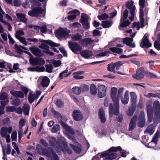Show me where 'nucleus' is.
<instances>
[{
	"instance_id": "f257e3e1",
	"label": "nucleus",
	"mask_w": 160,
	"mask_h": 160,
	"mask_svg": "<svg viewBox=\"0 0 160 160\" xmlns=\"http://www.w3.org/2000/svg\"><path fill=\"white\" fill-rule=\"evenodd\" d=\"M121 148L120 146L117 147H112L108 150L102 153L100 156L102 157H104V160H112L115 158L117 157V155L115 152L118 151H121Z\"/></svg>"
},
{
	"instance_id": "f03ea898",
	"label": "nucleus",
	"mask_w": 160,
	"mask_h": 160,
	"mask_svg": "<svg viewBox=\"0 0 160 160\" xmlns=\"http://www.w3.org/2000/svg\"><path fill=\"white\" fill-rule=\"evenodd\" d=\"M113 102V105L112 103H110L108 106L109 117L110 118H112L113 115L118 116L119 114V101L117 100Z\"/></svg>"
},
{
	"instance_id": "7ed1b4c3",
	"label": "nucleus",
	"mask_w": 160,
	"mask_h": 160,
	"mask_svg": "<svg viewBox=\"0 0 160 160\" xmlns=\"http://www.w3.org/2000/svg\"><path fill=\"white\" fill-rule=\"evenodd\" d=\"M70 31L67 28H60L55 31V36L58 38H67Z\"/></svg>"
},
{
	"instance_id": "20e7f679",
	"label": "nucleus",
	"mask_w": 160,
	"mask_h": 160,
	"mask_svg": "<svg viewBox=\"0 0 160 160\" xmlns=\"http://www.w3.org/2000/svg\"><path fill=\"white\" fill-rule=\"evenodd\" d=\"M68 46L74 53L79 54V52L82 49V47L78 43L72 42H68Z\"/></svg>"
},
{
	"instance_id": "39448f33",
	"label": "nucleus",
	"mask_w": 160,
	"mask_h": 160,
	"mask_svg": "<svg viewBox=\"0 0 160 160\" xmlns=\"http://www.w3.org/2000/svg\"><path fill=\"white\" fill-rule=\"evenodd\" d=\"M43 9L41 7H37L33 8L31 10L28 12V15L32 17H38L39 14H42L43 13Z\"/></svg>"
},
{
	"instance_id": "423d86ee",
	"label": "nucleus",
	"mask_w": 160,
	"mask_h": 160,
	"mask_svg": "<svg viewBox=\"0 0 160 160\" xmlns=\"http://www.w3.org/2000/svg\"><path fill=\"white\" fill-rule=\"evenodd\" d=\"M107 87L104 85L98 84V96L99 98L104 97L106 94Z\"/></svg>"
},
{
	"instance_id": "0eeeda50",
	"label": "nucleus",
	"mask_w": 160,
	"mask_h": 160,
	"mask_svg": "<svg viewBox=\"0 0 160 160\" xmlns=\"http://www.w3.org/2000/svg\"><path fill=\"white\" fill-rule=\"evenodd\" d=\"M145 69L143 67H141L138 69L136 71V74L132 76L133 78L137 80H141L144 77L143 73H145Z\"/></svg>"
},
{
	"instance_id": "6e6552de",
	"label": "nucleus",
	"mask_w": 160,
	"mask_h": 160,
	"mask_svg": "<svg viewBox=\"0 0 160 160\" xmlns=\"http://www.w3.org/2000/svg\"><path fill=\"white\" fill-rule=\"evenodd\" d=\"M145 124V118L144 112L143 111L140 112L138 121V126L140 128H142Z\"/></svg>"
},
{
	"instance_id": "1a4fd4ad",
	"label": "nucleus",
	"mask_w": 160,
	"mask_h": 160,
	"mask_svg": "<svg viewBox=\"0 0 160 160\" xmlns=\"http://www.w3.org/2000/svg\"><path fill=\"white\" fill-rule=\"evenodd\" d=\"M142 42L140 44V47L142 48H147L151 47L152 44L150 42L147 36H144L142 39Z\"/></svg>"
},
{
	"instance_id": "9d476101",
	"label": "nucleus",
	"mask_w": 160,
	"mask_h": 160,
	"mask_svg": "<svg viewBox=\"0 0 160 160\" xmlns=\"http://www.w3.org/2000/svg\"><path fill=\"white\" fill-rule=\"evenodd\" d=\"M148 116V122L150 123L152 120L153 117V108L152 106L149 104L147 106L146 108Z\"/></svg>"
},
{
	"instance_id": "9b49d317",
	"label": "nucleus",
	"mask_w": 160,
	"mask_h": 160,
	"mask_svg": "<svg viewBox=\"0 0 160 160\" xmlns=\"http://www.w3.org/2000/svg\"><path fill=\"white\" fill-rule=\"evenodd\" d=\"M68 13L74 14H70L67 17V18L69 20L72 21L75 19L77 16L80 15V12L79 10L75 9L69 11Z\"/></svg>"
},
{
	"instance_id": "f8f14e48",
	"label": "nucleus",
	"mask_w": 160,
	"mask_h": 160,
	"mask_svg": "<svg viewBox=\"0 0 160 160\" xmlns=\"http://www.w3.org/2000/svg\"><path fill=\"white\" fill-rule=\"evenodd\" d=\"M72 116L74 119L76 121L81 120L83 118L81 112L78 110H74L72 112Z\"/></svg>"
},
{
	"instance_id": "ddd939ff",
	"label": "nucleus",
	"mask_w": 160,
	"mask_h": 160,
	"mask_svg": "<svg viewBox=\"0 0 160 160\" xmlns=\"http://www.w3.org/2000/svg\"><path fill=\"white\" fill-rule=\"evenodd\" d=\"M29 50L35 56L41 57L44 55V54L41 52L40 49L35 47H31L29 48Z\"/></svg>"
},
{
	"instance_id": "4468645a",
	"label": "nucleus",
	"mask_w": 160,
	"mask_h": 160,
	"mask_svg": "<svg viewBox=\"0 0 160 160\" xmlns=\"http://www.w3.org/2000/svg\"><path fill=\"white\" fill-rule=\"evenodd\" d=\"M36 148L37 151L39 154L45 155L47 157H50V155L49 153V150L43 148L39 145H38L37 146Z\"/></svg>"
},
{
	"instance_id": "2eb2a0df",
	"label": "nucleus",
	"mask_w": 160,
	"mask_h": 160,
	"mask_svg": "<svg viewBox=\"0 0 160 160\" xmlns=\"http://www.w3.org/2000/svg\"><path fill=\"white\" fill-rule=\"evenodd\" d=\"M93 40H92L90 38H85L81 39L79 43L82 46L87 47L88 45H90L93 42Z\"/></svg>"
},
{
	"instance_id": "dca6fc26",
	"label": "nucleus",
	"mask_w": 160,
	"mask_h": 160,
	"mask_svg": "<svg viewBox=\"0 0 160 160\" xmlns=\"http://www.w3.org/2000/svg\"><path fill=\"white\" fill-rule=\"evenodd\" d=\"M137 119V117L134 115L131 119L129 125L128 130H133L136 126V122Z\"/></svg>"
},
{
	"instance_id": "f3484780",
	"label": "nucleus",
	"mask_w": 160,
	"mask_h": 160,
	"mask_svg": "<svg viewBox=\"0 0 160 160\" xmlns=\"http://www.w3.org/2000/svg\"><path fill=\"white\" fill-rule=\"evenodd\" d=\"M98 117L102 123H104L106 121L105 112L102 108H100L98 111Z\"/></svg>"
},
{
	"instance_id": "a211bd4d",
	"label": "nucleus",
	"mask_w": 160,
	"mask_h": 160,
	"mask_svg": "<svg viewBox=\"0 0 160 160\" xmlns=\"http://www.w3.org/2000/svg\"><path fill=\"white\" fill-rule=\"evenodd\" d=\"M79 54L84 58H88L92 56V52L91 51L85 50H81Z\"/></svg>"
},
{
	"instance_id": "6ab92c4d",
	"label": "nucleus",
	"mask_w": 160,
	"mask_h": 160,
	"mask_svg": "<svg viewBox=\"0 0 160 160\" xmlns=\"http://www.w3.org/2000/svg\"><path fill=\"white\" fill-rule=\"evenodd\" d=\"M50 82L49 78L47 76H44L42 79L40 84L43 88L47 87Z\"/></svg>"
},
{
	"instance_id": "aec40b11",
	"label": "nucleus",
	"mask_w": 160,
	"mask_h": 160,
	"mask_svg": "<svg viewBox=\"0 0 160 160\" xmlns=\"http://www.w3.org/2000/svg\"><path fill=\"white\" fill-rule=\"evenodd\" d=\"M16 16L19 22H21L24 23H26L28 19L26 17V15L24 14L18 13H16Z\"/></svg>"
},
{
	"instance_id": "412c9836",
	"label": "nucleus",
	"mask_w": 160,
	"mask_h": 160,
	"mask_svg": "<svg viewBox=\"0 0 160 160\" xmlns=\"http://www.w3.org/2000/svg\"><path fill=\"white\" fill-rule=\"evenodd\" d=\"M10 93L14 97H19L22 98H24V94L22 91L12 90L10 91Z\"/></svg>"
},
{
	"instance_id": "4be33fe9",
	"label": "nucleus",
	"mask_w": 160,
	"mask_h": 160,
	"mask_svg": "<svg viewBox=\"0 0 160 160\" xmlns=\"http://www.w3.org/2000/svg\"><path fill=\"white\" fill-rule=\"evenodd\" d=\"M134 2L132 1L128 2L125 4V6L128 9L130 10V12L132 11L135 12L136 8L135 5H133Z\"/></svg>"
},
{
	"instance_id": "5701e85b",
	"label": "nucleus",
	"mask_w": 160,
	"mask_h": 160,
	"mask_svg": "<svg viewBox=\"0 0 160 160\" xmlns=\"http://www.w3.org/2000/svg\"><path fill=\"white\" fill-rule=\"evenodd\" d=\"M117 90V88L115 87H112L111 89V97L113 102L119 101L118 98L116 97Z\"/></svg>"
},
{
	"instance_id": "b1692460",
	"label": "nucleus",
	"mask_w": 160,
	"mask_h": 160,
	"mask_svg": "<svg viewBox=\"0 0 160 160\" xmlns=\"http://www.w3.org/2000/svg\"><path fill=\"white\" fill-rule=\"evenodd\" d=\"M153 109L155 114H160V104L158 101H156L153 103Z\"/></svg>"
},
{
	"instance_id": "393cba45",
	"label": "nucleus",
	"mask_w": 160,
	"mask_h": 160,
	"mask_svg": "<svg viewBox=\"0 0 160 160\" xmlns=\"http://www.w3.org/2000/svg\"><path fill=\"white\" fill-rule=\"evenodd\" d=\"M128 92L126 91L125 92L124 98H121V101L122 103L124 105L128 104L129 101Z\"/></svg>"
},
{
	"instance_id": "a878e982",
	"label": "nucleus",
	"mask_w": 160,
	"mask_h": 160,
	"mask_svg": "<svg viewBox=\"0 0 160 160\" xmlns=\"http://www.w3.org/2000/svg\"><path fill=\"white\" fill-rule=\"evenodd\" d=\"M131 24V22L128 20H123L122 18L120 19V23L119 25V26L124 28L127 26H128Z\"/></svg>"
},
{
	"instance_id": "bb28decb",
	"label": "nucleus",
	"mask_w": 160,
	"mask_h": 160,
	"mask_svg": "<svg viewBox=\"0 0 160 160\" xmlns=\"http://www.w3.org/2000/svg\"><path fill=\"white\" fill-rule=\"evenodd\" d=\"M160 138V131H157L154 137L150 143V144H152L153 143L155 145L156 144L157 142L158 141V138Z\"/></svg>"
},
{
	"instance_id": "cd10ccee",
	"label": "nucleus",
	"mask_w": 160,
	"mask_h": 160,
	"mask_svg": "<svg viewBox=\"0 0 160 160\" xmlns=\"http://www.w3.org/2000/svg\"><path fill=\"white\" fill-rule=\"evenodd\" d=\"M144 74L146 77L149 79H157V76L153 73L148 71H146L145 72Z\"/></svg>"
},
{
	"instance_id": "c85d7f7f",
	"label": "nucleus",
	"mask_w": 160,
	"mask_h": 160,
	"mask_svg": "<svg viewBox=\"0 0 160 160\" xmlns=\"http://www.w3.org/2000/svg\"><path fill=\"white\" fill-rule=\"evenodd\" d=\"M49 153L50 157H48L51 160H59L58 156L51 149H49Z\"/></svg>"
},
{
	"instance_id": "c756f323",
	"label": "nucleus",
	"mask_w": 160,
	"mask_h": 160,
	"mask_svg": "<svg viewBox=\"0 0 160 160\" xmlns=\"http://www.w3.org/2000/svg\"><path fill=\"white\" fill-rule=\"evenodd\" d=\"M101 25L103 28H106L110 27L112 25L111 21H102Z\"/></svg>"
},
{
	"instance_id": "7c9ffc66",
	"label": "nucleus",
	"mask_w": 160,
	"mask_h": 160,
	"mask_svg": "<svg viewBox=\"0 0 160 160\" xmlns=\"http://www.w3.org/2000/svg\"><path fill=\"white\" fill-rule=\"evenodd\" d=\"M131 96L130 101L132 104H135L136 102L137 96L134 92H131L130 93Z\"/></svg>"
},
{
	"instance_id": "2f4dec72",
	"label": "nucleus",
	"mask_w": 160,
	"mask_h": 160,
	"mask_svg": "<svg viewBox=\"0 0 160 160\" xmlns=\"http://www.w3.org/2000/svg\"><path fill=\"white\" fill-rule=\"evenodd\" d=\"M23 111L24 114L26 115H28L30 107L28 104H24L23 107Z\"/></svg>"
},
{
	"instance_id": "473e14b6",
	"label": "nucleus",
	"mask_w": 160,
	"mask_h": 160,
	"mask_svg": "<svg viewBox=\"0 0 160 160\" xmlns=\"http://www.w3.org/2000/svg\"><path fill=\"white\" fill-rule=\"evenodd\" d=\"M109 50L113 52L117 53L118 54H121L122 53V50L121 48L116 47L110 48Z\"/></svg>"
},
{
	"instance_id": "72a5a7b5",
	"label": "nucleus",
	"mask_w": 160,
	"mask_h": 160,
	"mask_svg": "<svg viewBox=\"0 0 160 160\" xmlns=\"http://www.w3.org/2000/svg\"><path fill=\"white\" fill-rule=\"evenodd\" d=\"M90 93L92 95H95L97 93V89L96 85L92 84L90 87Z\"/></svg>"
},
{
	"instance_id": "f704fd0d",
	"label": "nucleus",
	"mask_w": 160,
	"mask_h": 160,
	"mask_svg": "<svg viewBox=\"0 0 160 160\" xmlns=\"http://www.w3.org/2000/svg\"><path fill=\"white\" fill-rule=\"evenodd\" d=\"M60 123L61 126L65 130H72L70 127L68 126L63 121L60 120Z\"/></svg>"
},
{
	"instance_id": "c9c22d12",
	"label": "nucleus",
	"mask_w": 160,
	"mask_h": 160,
	"mask_svg": "<svg viewBox=\"0 0 160 160\" xmlns=\"http://www.w3.org/2000/svg\"><path fill=\"white\" fill-rule=\"evenodd\" d=\"M153 122L155 124L158 123L160 122V114H155L153 118Z\"/></svg>"
},
{
	"instance_id": "e433bc0d",
	"label": "nucleus",
	"mask_w": 160,
	"mask_h": 160,
	"mask_svg": "<svg viewBox=\"0 0 160 160\" xmlns=\"http://www.w3.org/2000/svg\"><path fill=\"white\" fill-rule=\"evenodd\" d=\"M21 104L20 100L19 98L13 99L11 102V104L16 106H19Z\"/></svg>"
},
{
	"instance_id": "4c0bfd02",
	"label": "nucleus",
	"mask_w": 160,
	"mask_h": 160,
	"mask_svg": "<svg viewBox=\"0 0 160 160\" xmlns=\"http://www.w3.org/2000/svg\"><path fill=\"white\" fill-rule=\"evenodd\" d=\"M133 39L130 38H126L123 39V43L126 45L128 46L130 45V43L132 42Z\"/></svg>"
},
{
	"instance_id": "58836bf2",
	"label": "nucleus",
	"mask_w": 160,
	"mask_h": 160,
	"mask_svg": "<svg viewBox=\"0 0 160 160\" xmlns=\"http://www.w3.org/2000/svg\"><path fill=\"white\" fill-rule=\"evenodd\" d=\"M82 36L79 34L77 33L74 35L72 38L73 41H79V42L81 40Z\"/></svg>"
},
{
	"instance_id": "ea45409f",
	"label": "nucleus",
	"mask_w": 160,
	"mask_h": 160,
	"mask_svg": "<svg viewBox=\"0 0 160 160\" xmlns=\"http://www.w3.org/2000/svg\"><path fill=\"white\" fill-rule=\"evenodd\" d=\"M145 96L148 98H150L151 97H157L160 99V93H158L156 94H154L152 93H149L147 95H145Z\"/></svg>"
},
{
	"instance_id": "a19ab883",
	"label": "nucleus",
	"mask_w": 160,
	"mask_h": 160,
	"mask_svg": "<svg viewBox=\"0 0 160 160\" xmlns=\"http://www.w3.org/2000/svg\"><path fill=\"white\" fill-rule=\"evenodd\" d=\"M73 92L77 95L80 94L81 92V88L78 87H74L72 88Z\"/></svg>"
},
{
	"instance_id": "79ce46f5",
	"label": "nucleus",
	"mask_w": 160,
	"mask_h": 160,
	"mask_svg": "<svg viewBox=\"0 0 160 160\" xmlns=\"http://www.w3.org/2000/svg\"><path fill=\"white\" fill-rule=\"evenodd\" d=\"M24 32L22 30H18L17 31L15 34V37L17 39L21 37L20 36H22L24 35Z\"/></svg>"
},
{
	"instance_id": "37998d69",
	"label": "nucleus",
	"mask_w": 160,
	"mask_h": 160,
	"mask_svg": "<svg viewBox=\"0 0 160 160\" xmlns=\"http://www.w3.org/2000/svg\"><path fill=\"white\" fill-rule=\"evenodd\" d=\"M30 63L33 66H36L37 65V58H33V56L30 57L29 58Z\"/></svg>"
},
{
	"instance_id": "c03bdc74",
	"label": "nucleus",
	"mask_w": 160,
	"mask_h": 160,
	"mask_svg": "<svg viewBox=\"0 0 160 160\" xmlns=\"http://www.w3.org/2000/svg\"><path fill=\"white\" fill-rule=\"evenodd\" d=\"M97 18L99 20H105L109 18V16L106 13H105L101 15H98Z\"/></svg>"
},
{
	"instance_id": "a18cd8bd",
	"label": "nucleus",
	"mask_w": 160,
	"mask_h": 160,
	"mask_svg": "<svg viewBox=\"0 0 160 160\" xmlns=\"http://www.w3.org/2000/svg\"><path fill=\"white\" fill-rule=\"evenodd\" d=\"M37 65L42 66L45 63V61L43 58H42L37 57Z\"/></svg>"
},
{
	"instance_id": "49530a36",
	"label": "nucleus",
	"mask_w": 160,
	"mask_h": 160,
	"mask_svg": "<svg viewBox=\"0 0 160 160\" xmlns=\"http://www.w3.org/2000/svg\"><path fill=\"white\" fill-rule=\"evenodd\" d=\"M45 67H46V72L48 73H51L52 72L53 67L52 64L46 65Z\"/></svg>"
},
{
	"instance_id": "de8ad7c7",
	"label": "nucleus",
	"mask_w": 160,
	"mask_h": 160,
	"mask_svg": "<svg viewBox=\"0 0 160 160\" xmlns=\"http://www.w3.org/2000/svg\"><path fill=\"white\" fill-rule=\"evenodd\" d=\"M70 146L73 149L76 153H79L81 151V148L77 146H75L72 144H70Z\"/></svg>"
},
{
	"instance_id": "09e8293b",
	"label": "nucleus",
	"mask_w": 160,
	"mask_h": 160,
	"mask_svg": "<svg viewBox=\"0 0 160 160\" xmlns=\"http://www.w3.org/2000/svg\"><path fill=\"white\" fill-rule=\"evenodd\" d=\"M55 104L58 108H61L64 106V103L60 99L56 100Z\"/></svg>"
},
{
	"instance_id": "8fccbe9b",
	"label": "nucleus",
	"mask_w": 160,
	"mask_h": 160,
	"mask_svg": "<svg viewBox=\"0 0 160 160\" xmlns=\"http://www.w3.org/2000/svg\"><path fill=\"white\" fill-rule=\"evenodd\" d=\"M135 110V108L132 107H130L127 111V115L129 116H131L133 114Z\"/></svg>"
},
{
	"instance_id": "3c124183",
	"label": "nucleus",
	"mask_w": 160,
	"mask_h": 160,
	"mask_svg": "<svg viewBox=\"0 0 160 160\" xmlns=\"http://www.w3.org/2000/svg\"><path fill=\"white\" fill-rule=\"evenodd\" d=\"M51 112H52L55 116L57 117V118L58 119H59L60 118L61 119H62V116L61 115V114L59 112L53 109H52Z\"/></svg>"
},
{
	"instance_id": "603ef678",
	"label": "nucleus",
	"mask_w": 160,
	"mask_h": 160,
	"mask_svg": "<svg viewBox=\"0 0 160 160\" xmlns=\"http://www.w3.org/2000/svg\"><path fill=\"white\" fill-rule=\"evenodd\" d=\"M58 143H59L58 144L59 147L62 150H63L64 149L66 148L67 145L63 141H60V142Z\"/></svg>"
},
{
	"instance_id": "864d4df0",
	"label": "nucleus",
	"mask_w": 160,
	"mask_h": 160,
	"mask_svg": "<svg viewBox=\"0 0 160 160\" xmlns=\"http://www.w3.org/2000/svg\"><path fill=\"white\" fill-rule=\"evenodd\" d=\"M26 123L25 120L24 119H21L20 120L19 125V130H22V127L25 125Z\"/></svg>"
},
{
	"instance_id": "5fc2aeb1",
	"label": "nucleus",
	"mask_w": 160,
	"mask_h": 160,
	"mask_svg": "<svg viewBox=\"0 0 160 160\" xmlns=\"http://www.w3.org/2000/svg\"><path fill=\"white\" fill-rule=\"evenodd\" d=\"M16 109L14 106H8L6 107V111L7 112H13L15 111Z\"/></svg>"
},
{
	"instance_id": "6e6d98bb",
	"label": "nucleus",
	"mask_w": 160,
	"mask_h": 160,
	"mask_svg": "<svg viewBox=\"0 0 160 160\" xmlns=\"http://www.w3.org/2000/svg\"><path fill=\"white\" fill-rule=\"evenodd\" d=\"M52 61H53L52 64L54 66L55 68L59 67L61 64V61L60 60H52Z\"/></svg>"
},
{
	"instance_id": "4d7b16f0",
	"label": "nucleus",
	"mask_w": 160,
	"mask_h": 160,
	"mask_svg": "<svg viewBox=\"0 0 160 160\" xmlns=\"http://www.w3.org/2000/svg\"><path fill=\"white\" fill-rule=\"evenodd\" d=\"M128 10L126 9L123 12L122 15V17L123 20H126L128 17Z\"/></svg>"
},
{
	"instance_id": "13d9d810",
	"label": "nucleus",
	"mask_w": 160,
	"mask_h": 160,
	"mask_svg": "<svg viewBox=\"0 0 160 160\" xmlns=\"http://www.w3.org/2000/svg\"><path fill=\"white\" fill-rule=\"evenodd\" d=\"M10 120L8 117L6 118L3 120V123L4 125L8 126L10 124Z\"/></svg>"
},
{
	"instance_id": "bf43d9fd",
	"label": "nucleus",
	"mask_w": 160,
	"mask_h": 160,
	"mask_svg": "<svg viewBox=\"0 0 160 160\" xmlns=\"http://www.w3.org/2000/svg\"><path fill=\"white\" fill-rule=\"evenodd\" d=\"M115 68V67L114 64L110 63L108 65L107 70L109 71L112 72L114 69Z\"/></svg>"
},
{
	"instance_id": "052dcab7",
	"label": "nucleus",
	"mask_w": 160,
	"mask_h": 160,
	"mask_svg": "<svg viewBox=\"0 0 160 160\" xmlns=\"http://www.w3.org/2000/svg\"><path fill=\"white\" fill-rule=\"evenodd\" d=\"M20 45L19 46L17 44L15 45V50L17 51L19 53H21L23 52V51L22 49V48L20 47Z\"/></svg>"
},
{
	"instance_id": "680f3d73",
	"label": "nucleus",
	"mask_w": 160,
	"mask_h": 160,
	"mask_svg": "<svg viewBox=\"0 0 160 160\" xmlns=\"http://www.w3.org/2000/svg\"><path fill=\"white\" fill-rule=\"evenodd\" d=\"M36 71L37 72H43L44 71L45 68L43 66H36L35 67Z\"/></svg>"
},
{
	"instance_id": "e2e57ef3",
	"label": "nucleus",
	"mask_w": 160,
	"mask_h": 160,
	"mask_svg": "<svg viewBox=\"0 0 160 160\" xmlns=\"http://www.w3.org/2000/svg\"><path fill=\"white\" fill-rule=\"evenodd\" d=\"M42 43V49H45L46 50H48V51H49V47L47 45V44L46 43L44 42H41Z\"/></svg>"
},
{
	"instance_id": "0e129e2a",
	"label": "nucleus",
	"mask_w": 160,
	"mask_h": 160,
	"mask_svg": "<svg viewBox=\"0 0 160 160\" xmlns=\"http://www.w3.org/2000/svg\"><path fill=\"white\" fill-rule=\"evenodd\" d=\"M21 90L24 92L25 96H26L29 91V89L23 86H21Z\"/></svg>"
},
{
	"instance_id": "69168bd1",
	"label": "nucleus",
	"mask_w": 160,
	"mask_h": 160,
	"mask_svg": "<svg viewBox=\"0 0 160 160\" xmlns=\"http://www.w3.org/2000/svg\"><path fill=\"white\" fill-rule=\"evenodd\" d=\"M156 125L155 123H153L149 125L145 130H154Z\"/></svg>"
},
{
	"instance_id": "338daca9",
	"label": "nucleus",
	"mask_w": 160,
	"mask_h": 160,
	"mask_svg": "<svg viewBox=\"0 0 160 160\" xmlns=\"http://www.w3.org/2000/svg\"><path fill=\"white\" fill-rule=\"evenodd\" d=\"M17 39H18L21 42L23 43L26 46L28 44L26 40V38H25L21 37Z\"/></svg>"
},
{
	"instance_id": "774afa93",
	"label": "nucleus",
	"mask_w": 160,
	"mask_h": 160,
	"mask_svg": "<svg viewBox=\"0 0 160 160\" xmlns=\"http://www.w3.org/2000/svg\"><path fill=\"white\" fill-rule=\"evenodd\" d=\"M59 50L64 57H68L67 52L63 47L59 48Z\"/></svg>"
}]
</instances>
